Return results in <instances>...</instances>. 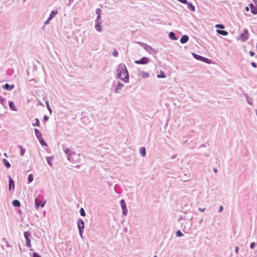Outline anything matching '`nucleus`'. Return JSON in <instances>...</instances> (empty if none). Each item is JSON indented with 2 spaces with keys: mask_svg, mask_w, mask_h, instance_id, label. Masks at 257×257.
I'll return each instance as SVG.
<instances>
[{
  "mask_svg": "<svg viewBox=\"0 0 257 257\" xmlns=\"http://www.w3.org/2000/svg\"><path fill=\"white\" fill-rule=\"evenodd\" d=\"M24 236L26 239V245L27 246L30 247H31V233L29 231H26L24 232Z\"/></svg>",
  "mask_w": 257,
  "mask_h": 257,
  "instance_id": "obj_3",
  "label": "nucleus"
},
{
  "mask_svg": "<svg viewBox=\"0 0 257 257\" xmlns=\"http://www.w3.org/2000/svg\"><path fill=\"white\" fill-rule=\"evenodd\" d=\"M120 204L122 208L123 215H126L127 214V209L124 200H121L120 201Z\"/></svg>",
  "mask_w": 257,
  "mask_h": 257,
  "instance_id": "obj_4",
  "label": "nucleus"
},
{
  "mask_svg": "<svg viewBox=\"0 0 257 257\" xmlns=\"http://www.w3.org/2000/svg\"><path fill=\"white\" fill-rule=\"evenodd\" d=\"M112 55L114 57H117L118 55V53L117 52V51L115 49L113 52H112Z\"/></svg>",
  "mask_w": 257,
  "mask_h": 257,
  "instance_id": "obj_42",
  "label": "nucleus"
},
{
  "mask_svg": "<svg viewBox=\"0 0 257 257\" xmlns=\"http://www.w3.org/2000/svg\"><path fill=\"white\" fill-rule=\"evenodd\" d=\"M176 156L175 155H174L172 156L171 159H174L176 158Z\"/></svg>",
  "mask_w": 257,
  "mask_h": 257,
  "instance_id": "obj_57",
  "label": "nucleus"
},
{
  "mask_svg": "<svg viewBox=\"0 0 257 257\" xmlns=\"http://www.w3.org/2000/svg\"><path fill=\"white\" fill-rule=\"evenodd\" d=\"M201 61L207 63H209L210 60L207 58L203 57V59H202Z\"/></svg>",
  "mask_w": 257,
  "mask_h": 257,
  "instance_id": "obj_41",
  "label": "nucleus"
},
{
  "mask_svg": "<svg viewBox=\"0 0 257 257\" xmlns=\"http://www.w3.org/2000/svg\"><path fill=\"white\" fill-rule=\"evenodd\" d=\"M238 251H239V247L235 246V253L236 254H238Z\"/></svg>",
  "mask_w": 257,
  "mask_h": 257,
  "instance_id": "obj_48",
  "label": "nucleus"
},
{
  "mask_svg": "<svg viewBox=\"0 0 257 257\" xmlns=\"http://www.w3.org/2000/svg\"><path fill=\"white\" fill-rule=\"evenodd\" d=\"M248 32L247 30H244L243 33L240 35V39L242 42H245L248 39Z\"/></svg>",
  "mask_w": 257,
  "mask_h": 257,
  "instance_id": "obj_8",
  "label": "nucleus"
},
{
  "mask_svg": "<svg viewBox=\"0 0 257 257\" xmlns=\"http://www.w3.org/2000/svg\"><path fill=\"white\" fill-rule=\"evenodd\" d=\"M39 140V142L40 143V144L42 145V146H47V143L45 142V141L44 140V139H43V138H41L40 139H38Z\"/></svg>",
  "mask_w": 257,
  "mask_h": 257,
  "instance_id": "obj_27",
  "label": "nucleus"
},
{
  "mask_svg": "<svg viewBox=\"0 0 257 257\" xmlns=\"http://www.w3.org/2000/svg\"><path fill=\"white\" fill-rule=\"evenodd\" d=\"M5 101V99L4 98H3L2 96H0V103L4 106V107H5L4 102Z\"/></svg>",
  "mask_w": 257,
  "mask_h": 257,
  "instance_id": "obj_40",
  "label": "nucleus"
},
{
  "mask_svg": "<svg viewBox=\"0 0 257 257\" xmlns=\"http://www.w3.org/2000/svg\"><path fill=\"white\" fill-rule=\"evenodd\" d=\"M245 10H246V11L248 12L249 11V8L248 7H246Z\"/></svg>",
  "mask_w": 257,
  "mask_h": 257,
  "instance_id": "obj_59",
  "label": "nucleus"
},
{
  "mask_svg": "<svg viewBox=\"0 0 257 257\" xmlns=\"http://www.w3.org/2000/svg\"><path fill=\"white\" fill-rule=\"evenodd\" d=\"M213 171L215 173L217 172V169L216 168H213Z\"/></svg>",
  "mask_w": 257,
  "mask_h": 257,
  "instance_id": "obj_56",
  "label": "nucleus"
},
{
  "mask_svg": "<svg viewBox=\"0 0 257 257\" xmlns=\"http://www.w3.org/2000/svg\"><path fill=\"white\" fill-rule=\"evenodd\" d=\"M255 245V243L254 242H252L250 244V247L251 249H253Z\"/></svg>",
  "mask_w": 257,
  "mask_h": 257,
  "instance_id": "obj_45",
  "label": "nucleus"
},
{
  "mask_svg": "<svg viewBox=\"0 0 257 257\" xmlns=\"http://www.w3.org/2000/svg\"><path fill=\"white\" fill-rule=\"evenodd\" d=\"M35 207L38 209L40 206L43 207L45 206V201L42 202L40 199L36 198L35 200Z\"/></svg>",
  "mask_w": 257,
  "mask_h": 257,
  "instance_id": "obj_7",
  "label": "nucleus"
},
{
  "mask_svg": "<svg viewBox=\"0 0 257 257\" xmlns=\"http://www.w3.org/2000/svg\"><path fill=\"white\" fill-rule=\"evenodd\" d=\"M18 148L20 149V155L21 156H23L25 152H26V150L25 149L23 148L22 147V146L21 145H18Z\"/></svg>",
  "mask_w": 257,
  "mask_h": 257,
  "instance_id": "obj_22",
  "label": "nucleus"
},
{
  "mask_svg": "<svg viewBox=\"0 0 257 257\" xmlns=\"http://www.w3.org/2000/svg\"><path fill=\"white\" fill-rule=\"evenodd\" d=\"M4 155H5V156H6V157H8L7 155V154H6V153H5V154H4Z\"/></svg>",
  "mask_w": 257,
  "mask_h": 257,
  "instance_id": "obj_63",
  "label": "nucleus"
},
{
  "mask_svg": "<svg viewBox=\"0 0 257 257\" xmlns=\"http://www.w3.org/2000/svg\"><path fill=\"white\" fill-rule=\"evenodd\" d=\"M192 55L194 58H195L196 60L201 61L203 59V56L198 55L196 53H192Z\"/></svg>",
  "mask_w": 257,
  "mask_h": 257,
  "instance_id": "obj_24",
  "label": "nucleus"
},
{
  "mask_svg": "<svg viewBox=\"0 0 257 257\" xmlns=\"http://www.w3.org/2000/svg\"><path fill=\"white\" fill-rule=\"evenodd\" d=\"M101 10L99 8H97L95 10V13L97 16H101Z\"/></svg>",
  "mask_w": 257,
  "mask_h": 257,
  "instance_id": "obj_39",
  "label": "nucleus"
},
{
  "mask_svg": "<svg viewBox=\"0 0 257 257\" xmlns=\"http://www.w3.org/2000/svg\"><path fill=\"white\" fill-rule=\"evenodd\" d=\"M145 49L147 51H150L151 49H152V48L151 46H149V45H146V44H145Z\"/></svg>",
  "mask_w": 257,
  "mask_h": 257,
  "instance_id": "obj_43",
  "label": "nucleus"
},
{
  "mask_svg": "<svg viewBox=\"0 0 257 257\" xmlns=\"http://www.w3.org/2000/svg\"><path fill=\"white\" fill-rule=\"evenodd\" d=\"M3 163L4 164V165H5V166L9 169L11 167V164L9 163V162L6 159H3Z\"/></svg>",
  "mask_w": 257,
  "mask_h": 257,
  "instance_id": "obj_18",
  "label": "nucleus"
},
{
  "mask_svg": "<svg viewBox=\"0 0 257 257\" xmlns=\"http://www.w3.org/2000/svg\"><path fill=\"white\" fill-rule=\"evenodd\" d=\"M33 180H34V178H33V174H29L28 176V183L32 182L33 181Z\"/></svg>",
  "mask_w": 257,
  "mask_h": 257,
  "instance_id": "obj_32",
  "label": "nucleus"
},
{
  "mask_svg": "<svg viewBox=\"0 0 257 257\" xmlns=\"http://www.w3.org/2000/svg\"><path fill=\"white\" fill-rule=\"evenodd\" d=\"M100 19H101V16H97L96 18V19H95V24L101 23V21L100 20Z\"/></svg>",
  "mask_w": 257,
  "mask_h": 257,
  "instance_id": "obj_34",
  "label": "nucleus"
},
{
  "mask_svg": "<svg viewBox=\"0 0 257 257\" xmlns=\"http://www.w3.org/2000/svg\"><path fill=\"white\" fill-rule=\"evenodd\" d=\"M216 32L218 34L223 35V36H227L228 34L226 31L222 30H216Z\"/></svg>",
  "mask_w": 257,
  "mask_h": 257,
  "instance_id": "obj_21",
  "label": "nucleus"
},
{
  "mask_svg": "<svg viewBox=\"0 0 257 257\" xmlns=\"http://www.w3.org/2000/svg\"><path fill=\"white\" fill-rule=\"evenodd\" d=\"M12 205L15 207H20L21 203L18 200H14L12 202Z\"/></svg>",
  "mask_w": 257,
  "mask_h": 257,
  "instance_id": "obj_25",
  "label": "nucleus"
},
{
  "mask_svg": "<svg viewBox=\"0 0 257 257\" xmlns=\"http://www.w3.org/2000/svg\"><path fill=\"white\" fill-rule=\"evenodd\" d=\"M58 12L57 10H54L51 12V14H50L48 20H51L53 19V18L56 16V15L57 14Z\"/></svg>",
  "mask_w": 257,
  "mask_h": 257,
  "instance_id": "obj_17",
  "label": "nucleus"
},
{
  "mask_svg": "<svg viewBox=\"0 0 257 257\" xmlns=\"http://www.w3.org/2000/svg\"><path fill=\"white\" fill-rule=\"evenodd\" d=\"M157 77L161 78H165L166 75L163 72H161V73L157 75Z\"/></svg>",
  "mask_w": 257,
  "mask_h": 257,
  "instance_id": "obj_36",
  "label": "nucleus"
},
{
  "mask_svg": "<svg viewBox=\"0 0 257 257\" xmlns=\"http://www.w3.org/2000/svg\"><path fill=\"white\" fill-rule=\"evenodd\" d=\"M138 75L141 76L142 77L144 78H146L149 77V73L147 72L141 71L138 74Z\"/></svg>",
  "mask_w": 257,
  "mask_h": 257,
  "instance_id": "obj_13",
  "label": "nucleus"
},
{
  "mask_svg": "<svg viewBox=\"0 0 257 257\" xmlns=\"http://www.w3.org/2000/svg\"><path fill=\"white\" fill-rule=\"evenodd\" d=\"M140 153L143 157H145L146 154V148L145 147H142L140 149Z\"/></svg>",
  "mask_w": 257,
  "mask_h": 257,
  "instance_id": "obj_23",
  "label": "nucleus"
},
{
  "mask_svg": "<svg viewBox=\"0 0 257 257\" xmlns=\"http://www.w3.org/2000/svg\"><path fill=\"white\" fill-rule=\"evenodd\" d=\"M223 207L222 206H220L219 207V210H218V212H221V211H222L223 210Z\"/></svg>",
  "mask_w": 257,
  "mask_h": 257,
  "instance_id": "obj_50",
  "label": "nucleus"
},
{
  "mask_svg": "<svg viewBox=\"0 0 257 257\" xmlns=\"http://www.w3.org/2000/svg\"><path fill=\"white\" fill-rule=\"evenodd\" d=\"M46 159H47V163L50 166H52L53 165V164H52V162H53V157H47L46 158Z\"/></svg>",
  "mask_w": 257,
  "mask_h": 257,
  "instance_id": "obj_28",
  "label": "nucleus"
},
{
  "mask_svg": "<svg viewBox=\"0 0 257 257\" xmlns=\"http://www.w3.org/2000/svg\"><path fill=\"white\" fill-rule=\"evenodd\" d=\"M8 179H9V190L10 191H11L12 189L13 190H15V182L12 178L10 176H8Z\"/></svg>",
  "mask_w": 257,
  "mask_h": 257,
  "instance_id": "obj_9",
  "label": "nucleus"
},
{
  "mask_svg": "<svg viewBox=\"0 0 257 257\" xmlns=\"http://www.w3.org/2000/svg\"><path fill=\"white\" fill-rule=\"evenodd\" d=\"M124 86V85L120 83L119 81H117V85L115 89V92L116 93H120V90H121L122 88Z\"/></svg>",
  "mask_w": 257,
  "mask_h": 257,
  "instance_id": "obj_10",
  "label": "nucleus"
},
{
  "mask_svg": "<svg viewBox=\"0 0 257 257\" xmlns=\"http://www.w3.org/2000/svg\"><path fill=\"white\" fill-rule=\"evenodd\" d=\"M169 38L173 40H177V38L176 36V34L175 33L173 32H170L169 34Z\"/></svg>",
  "mask_w": 257,
  "mask_h": 257,
  "instance_id": "obj_20",
  "label": "nucleus"
},
{
  "mask_svg": "<svg viewBox=\"0 0 257 257\" xmlns=\"http://www.w3.org/2000/svg\"><path fill=\"white\" fill-rule=\"evenodd\" d=\"M176 234L177 237H181L183 235V234L180 230H178L176 232Z\"/></svg>",
  "mask_w": 257,
  "mask_h": 257,
  "instance_id": "obj_37",
  "label": "nucleus"
},
{
  "mask_svg": "<svg viewBox=\"0 0 257 257\" xmlns=\"http://www.w3.org/2000/svg\"><path fill=\"white\" fill-rule=\"evenodd\" d=\"M138 44H140L141 45H143L144 43H142L141 42H137Z\"/></svg>",
  "mask_w": 257,
  "mask_h": 257,
  "instance_id": "obj_60",
  "label": "nucleus"
},
{
  "mask_svg": "<svg viewBox=\"0 0 257 257\" xmlns=\"http://www.w3.org/2000/svg\"><path fill=\"white\" fill-rule=\"evenodd\" d=\"M44 119L45 121H47L49 119V116L46 115H45L44 116Z\"/></svg>",
  "mask_w": 257,
  "mask_h": 257,
  "instance_id": "obj_49",
  "label": "nucleus"
},
{
  "mask_svg": "<svg viewBox=\"0 0 257 257\" xmlns=\"http://www.w3.org/2000/svg\"><path fill=\"white\" fill-rule=\"evenodd\" d=\"M77 224L79 230V234L80 237L83 238V233L84 228V222L82 219L80 218L77 221Z\"/></svg>",
  "mask_w": 257,
  "mask_h": 257,
  "instance_id": "obj_2",
  "label": "nucleus"
},
{
  "mask_svg": "<svg viewBox=\"0 0 257 257\" xmlns=\"http://www.w3.org/2000/svg\"><path fill=\"white\" fill-rule=\"evenodd\" d=\"M206 147L205 145V144H202V145H201L199 147V148H201V147Z\"/></svg>",
  "mask_w": 257,
  "mask_h": 257,
  "instance_id": "obj_58",
  "label": "nucleus"
},
{
  "mask_svg": "<svg viewBox=\"0 0 257 257\" xmlns=\"http://www.w3.org/2000/svg\"><path fill=\"white\" fill-rule=\"evenodd\" d=\"M95 29L98 32H101L102 28L101 27V23L95 24Z\"/></svg>",
  "mask_w": 257,
  "mask_h": 257,
  "instance_id": "obj_26",
  "label": "nucleus"
},
{
  "mask_svg": "<svg viewBox=\"0 0 257 257\" xmlns=\"http://www.w3.org/2000/svg\"><path fill=\"white\" fill-rule=\"evenodd\" d=\"M250 11L252 14L256 15L257 14V7L254 6V7L251 8Z\"/></svg>",
  "mask_w": 257,
  "mask_h": 257,
  "instance_id": "obj_30",
  "label": "nucleus"
},
{
  "mask_svg": "<svg viewBox=\"0 0 257 257\" xmlns=\"http://www.w3.org/2000/svg\"><path fill=\"white\" fill-rule=\"evenodd\" d=\"M251 65L253 67V68H256L257 67V64L256 63H255L254 62H252L251 63Z\"/></svg>",
  "mask_w": 257,
  "mask_h": 257,
  "instance_id": "obj_46",
  "label": "nucleus"
},
{
  "mask_svg": "<svg viewBox=\"0 0 257 257\" xmlns=\"http://www.w3.org/2000/svg\"><path fill=\"white\" fill-rule=\"evenodd\" d=\"M35 120H36V122L35 123H33V125L39 126L40 125V122L39 119L38 118H36L35 119Z\"/></svg>",
  "mask_w": 257,
  "mask_h": 257,
  "instance_id": "obj_33",
  "label": "nucleus"
},
{
  "mask_svg": "<svg viewBox=\"0 0 257 257\" xmlns=\"http://www.w3.org/2000/svg\"><path fill=\"white\" fill-rule=\"evenodd\" d=\"M182 219H185V217L183 216H180L179 218L178 219V221L179 222Z\"/></svg>",
  "mask_w": 257,
  "mask_h": 257,
  "instance_id": "obj_52",
  "label": "nucleus"
},
{
  "mask_svg": "<svg viewBox=\"0 0 257 257\" xmlns=\"http://www.w3.org/2000/svg\"><path fill=\"white\" fill-rule=\"evenodd\" d=\"M50 21V20H48V19H47V20L45 22V25H47V24H49V21Z\"/></svg>",
  "mask_w": 257,
  "mask_h": 257,
  "instance_id": "obj_55",
  "label": "nucleus"
},
{
  "mask_svg": "<svg viewBox=\"0 0 257 257\" xmlns=\"http://www.w3.org/2000/svg\"><path fill=\"white\" fill-rule=\"evenodd\" d=\"M34 131L36 137L38 139H40L42 137V134L39 130H38L37 128H35Z\"/></svg>",
  "mask_w": 257,
  "mask_h": 257,
  "instance_id": "obj_16",
  "label": "nucleus"
},
{
  "mask_svg": "<svg viewBox=\"0 0 257 257\" xmlns=\"http://www.w3.org/2000/svg\"><path fill=\"white\" fill-rule=\"evenodd\" d=\"M33 257H41V256L37 252H34L33 253Z\"/></svg>",
  "mask_w": 257,
  "mask_h": 257,
  "instance_id": "obj_44",
  "label": "nucleus"
},
{
  "mask_svg": "<svg viewBox=\"0 0 257 257\" xmlns=\"http://www.w3.org/2000/svg\"><path fill=\"white\" fill-rule=\"evenodd\" d=\"M249 53L250 56H253L254 55V52L253 51H250Z\"/></svg>",
  "mask_w": 257,
  "mask_h": 257,
  "instance_id": "obj_51",
  "label": "nucleus"
},
{
  "mask_svg": "<svg viewBox=\"0 0 257 257\" xmlns=\"http://www.w3.org/2000/svg\"><path fill=\"white\" fill-rule=\"evenodd\" d=\"M2 87H3V88H4L7 90L10 91V90H12L15 87V85L13 84L10 85L8 83H6L5 85H4L2 86Z\"/></svg>",
  "mask_w": 257,
  "mask_h": 257,
  "instance_id": "obj_11",
  "label": "nucleus"
},
{
  "mask_svg": "<svg viewBox=\"0 0 257 257\" xmlns=\"http://www.w3.org/2000/svg\"><path fill=\"white\" fill-rule=\"evenodd\" d=\"M38 104H40V105H41L44 106V105L43 104V103H42L41 102H40H40H39Z\"/></svg>",
  "mask_w": 257,
  "mask_h": 257,
  "instance_id": "obj_61",
  "label": "nucleus"
},
{
  "mask_svg": "<svg viewBox=\"0 0 257 257\" xmlns=\"http://www.w3.org/2000/svg\"><path fill=\"white\" fill-rule=\"evenodd\" d=\"M62 148H63V150H64L65 153L67 156L68 160H70V158L71 156H72V155H75V153H74V152H72L69 149L64 147L63 146L62 147Z\"/></svg>",
  "mask_w": 257,
  "mask_h": 257,
  "instance_id": "obj_6",
  "label": "nucleus"
},
{
  "mask_svg": "<svg viewBox=\"0 0 257 257\" xmlns=\"http://www.w3.org/2000/svg\"><path fill=\"white\" fill-rule=\"evenodd\" d=\"M45 103H46L47 109H48V110L49 111L50 113H52V109L49 105V101L47 100H45Z\"/></svg>",
  "mask_w": 257,
  "mask_h": 257,
  "instance_id": "obj_31",
  "label": "nucleus"
},
{
  "mask_svg": "<svg viewBox=\"0 0 257 257\" xmlns=\"http://www.w3.org/2000/svg\"><path fill=\"white\" fill-rule=\"evenodd\" d=\"M249 6L250 8V10L251 9V8H253L254 7V5L252 4V3H250L249 5Z\"/></svg>",
  "mask_w": 257,
  "mask_h": 257,
  "instance_id": "obj_54",
  "label": "nucleus"
},
{
  "mask_svg": "<svg viewBox=\"0 0 257 257\" xmlns=\"http://www.w3.org/2000/svg\"><path fill=\"white\" fill-rule=\"evenodd\" d=\"M215 27L216 28H219L221 29H223L225 28L224 26L222 24H216Z\"/></svg>",
  "mask_w": 257,
  "mask_h": 257,
  "instance_id": "obj_38",
  "label": "nucleus"
},
{
  "mask_svg": "<svg viewBox=\"0 0 257 257\" xmlns=\"http://www.w3.org/2000/svg\"><path fill=\"white\" fill-rule=\"evenodd\" d=\"M178 1H179V2L182 3V4H186L187 3V0H177Z\"/></svg>",
  "mask_w": 257,
  "mask_h": 257,
  "instance_id": "obj_47",
  "label": "nucleus"
},
{
  "mask_svg": "<svg viewBox=\"0 0 257 257\" xmlns=\"http://www.w3.org/2000/svg\"><path fill=\"white\" fill-rule=\"evenodd\" d=\"M80 214L82 216H85V211L83 208H81L80 209Z\"/></svg>",
  "mask_w": 257,
  "mask_h": 257,
  "instance_id": "obj_35",
  "label": "nucleus"
},
{
  "mask_svg": "<svg viewBox=\"0 0 257 257\" xmlns=\"http://www.w3.org/2000/svg\"><path fill=\"white\" fill-rule=\"evenodd\" d=\"M78 156L75 153V155H72L71 156L70 160H68L70 162L72 163H75L77 161Z\"/></svg>",
  "mask_w": 257,
  "mask_h": 257,
  "instance_id": "obj_15",
  "label": "nucleus"
},
{
  "mask_svg": "<svg viewBox=\"0 0 257 257\" xmlns=\"http://www.w3.org/2000/svg\"><path fill=\"white\" fill-rule=\"evenodd\" d=\"M9 105L10 108H11V109H12V110H14V111H17L18 110L17 108L15 106V103H14V102L13 101H9Z\"/></svg>",
  "mask_w": 257,
  "mask_h": 257,
  "instance_id": "obj_14",
  "label": "nucleus"
},
{
  "mask_svg": "<svg viewBox=\"0 0 257 257\" xmlns=\"http://www.w3.org/2000/svg\"><path fill=\"white\" fill-rule=\"evenodd\" d=\"M205 210V208H199V210L201 212H203Z\"/></svg>",
  "mask_w": 257,
  "mask_h": 257,
  "instance_id": "obj_53",
  "label": "nucleus"
},
{
  "mask_svg": "<svg viewBox=\"0 0 257 257\" xmlns=\"http://www.w3.org/2000/svg\"><path fill=\"white\" fill-rule=\"evenodd\" d=\"M154 257H157L156 255H155Z\"/></svg>",
  "mask_w": 257,
  "mask_h": 257,
  "instance_id": "obj_64",
  "label": "nucleus"
},
{
  "mask_svg": "<svg viewBox=\"0 0 257 257\" xmlns=\"http://www.w3.org/2000/svg\"><path fill=\"white\" fill-rule=\"evenodd\" d=\"M202 221H203V218H202L200 221H199V223H201L202 222Z\"/></svg>",
  "mask_w": 257,
  "mask_h": 257,
  "instance_id": "obj_62",
  "label": "nucleus"
},
{
  "mask_svg": "<svg viewBox=\"0 0 257 257\" xmlns=\"http://www.w3.org/2000/svg\"><path fill=\"white\" fill-rule=\"evenodd\" d=\"M247 103L250 105L252 104L253 99L249 98L247 94L245 95Z\"/></svg>",
  "mask_w": 257,
  "mask_h": 257,
  "instance_id": "obj_29",
  "label": "nucleus"
},
{
  "mask_svg": "<svg viewBox=\"0 0 257 257\" xmlns=\"http://www.w3.org/2000/svg\"><path fill=\"white\" fill-rule=\"evenodd\" d=\"M149 61L148 58L146 57H143L140 60L135 61V63L137 64H147Z\"/></svg>",
  "mask_w": 257,
  "mask_h": 257,
  "instance_id": "obj_5",
  "label": "nucleus"
},
{
  "mask_svg": "<svg viewBox=\"0 0 257 257\" xmlns=\"http://www.w3.org/2000/svg\"><path fill=\"white\" fill-rule=\"evenodd\" d=\"M117 78L121 79L124 82H128L129 75L126 66L124 63H120L118 65V68L116 70Z\"/></svg>",
  "mask_w": 257,
  "mask_h": 257,
  "instance_id": "obj_1",
  "label": "nucleus"
},
{
  "mask_svg": "<svg viewBox=\"0 0 257 257\" xmlns=\"http://www.w3.org/2000/svg\"><path fill=\"white\" fill-rule=\"evenodd\" d=\"M189 40V37L187 35H183L180 39V43L182 44H185Z\"/></svg>",
  "mask_w": 257,
  "mask_h": 257,
  "instance_id": "obj_12",
  "label": "nucleus"
},
{
  "mask_svg": "<svg viewBox=\"0 0 257 257\" xmlns=\"http://www.w3.org/2000/svg\"><path fill=\"white\" fill-rule=\"evenodd\" d=\"M187 4V8L191 11H194L195 10L194 6L190 2H188L186 3Z\"/></svg>",
  "mask_w": 257,
  "mask_h": 257,
  "instance_id": "obj_19",
  "label": "nucleus"
}]
</instances>
